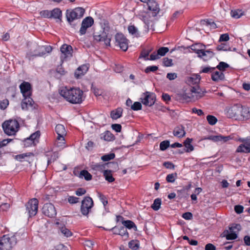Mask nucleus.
<instances>
[{
	"instance_id": "nucleus-56",
	"label": "nucleus",
	"mask_w": 250,
	"mask_h": 250,
	"mask_svg": "<svg viewBox=\"0 0 250 250\" xmlns=\"http://www.w3.org/2000/svg\"><path fill=\"white\" fill-rule=\"evenodd\" d=\"M163 65L166 67L171 66L173 65L172 60L168 58H164L163 62Z\"/></svg>"
},
{
	"instance_id": "nucleus-32",
	"label": "nucleus",
	"mask_w": 250,
	"mask_h": 250,
	"mask_svg": "<svg viewBox=\"0 0 250 250\" xmlns=\"http://www.w3.org/2000/svg\"><path fill=\"white\" fill-rule=\"evenodd\" d=\"M123 226L128 229H133L134 231H137V228L135 224L131 220H125L122 222Z\"/></svg>"
},
{
	"instance_id": "nucleus-51",
	"label": "nucleus",
	"mask_w": 250,
	"mask_h": 250,
	"mask_svg": "<svg viewBox=\"0 0 250 250\" xmlns=\"http://www.w3.org/2000/svg\"><path fill=\"white\" fill-rule=\"evenodd\" d=\"M128 30L130 34L131 35H134L136 37L139 36V33H138L137 28L134 25H129L128 27Z\"/></svg>"
},
{
	"instance_id": "nucleus-43",
	"label": "nucleus",
	"mask_w": 250,
	"mask_h": 250,
	"mask_svg": "<svg viewBox=\"0 0 250 250\" xmlns=\"http://www.w3.org/2000/svg\"><path fill=\"white\" fill-rule=\"evenodd\" d=\"M230 14L231 16L235 19H238L240 18L242 15H243V12L242 10L239 9L231 10Z\"/></svg>"
},
{
	"instance_id": "nucleus-28",
	"label": "nucleus",
	"mask_w": 250,
	"mask_h": 250,
	"mask_svg": "<svg viewBox=\"0 0 250 250\" xmlns=\"http://www.w3.org/2000/svg\"><path fill=\"white\" fill-rule=\"evenodd\" d=\"M192 139L188 138L184 142L183 144L186 148H184V150L186 152H189L194 150L193 146L191 144L192 142Z\"/></svg>"
},
{
	"instance_id": "nucleus-18",
	"label": "nucleus",
	"mask_w": 250,
	"mask_h": 250,
	"mask_svg": "<svg viewBox=\"0 0 250 250\" xmlns=\"http://www.w3.org/2000/svg\"><path fill=\"white\" fill-rule=\"evenodd\" d=\"M31 97V96L23 97L24 99L21 103V108L23 110H27L29 107L35 108L34 102Z\"/></svg>"
},
{
	"instance_id": "nucleus-25",
	"label": "nucleus",
	"mask_w": 250,
	"mask_h": 250,
	"mask_svg": "<svg viewBox=\"0 0 250 250\" xmlns=\"http://www.w3.org/2000/svg\"><path fill=\"white\" fill-rule=\"evenodd\" d=\"M88 70V67L86 64L79 66L75 72V76L77 79L81 78L84 75Z\"/></svg>"
},
{
	"instance_id": "nucleus-38",
	"label": "nucleus",
	"mask_w": 250,
	"mask_h": 250,
	"mask_svg": "<svg viewBox=\"0 0 250 250\" xmlns=\"http://www.w3.org/2000/svg\"><path fill=\"white\" fill-rule=\"evenodd\" d=\"M60 230L61 233L66 237H70L73 234L72 232L65 226L60 227Z\"/></svg>"
},
{
	"instance_id": "nucleus-36",
	"label": "nucleus",
	"mask_w": 250,
	"mask_h": 250,
	"mask_svg": "<svg viewBox=\"0 0 250 250\" xmlns=\"http://www.w3.org/2000/svg\"><path fill=\"white\" fill-rule=\"evenodd\" d=\"M34 156V154L33 152H26L16 155L15 159L20 162H22V160L24 159L25 157H29L30 156Z\"/></svg>"
},
{
	"instance_id": "nucleus-55",
	"label": "nucleus",
	"mask_w": 250,
	"mask_h": 250,
	"mask_svg": "<svg viewBox=\"0 0 250 250\" xmlns=\"http://www.w3.org/2000/svg\"><path fill=\"white\" fill-rule=\"evenodd\" d=\"M142 105L141 103L139 102H135L131 105V109L134 111H138L142 109Z\"/></svg>"
},
{
	"instance_id": "nucleus-6",
	"label": "nucleus",
	"mask_w": 250,
	"mask_h": 250,
	"mask_svg": "<svg viewBox=\"0 0 250 250\" xmlns=\"http://www.w3.org/2000/svg\"><path fill=\"white\" fill-rule=\"evenodd\" d=\"M243 108L240 105L235 104L229 108L227 112V116L229 118H235V120H242L239 119L240 116H243L242 114Z\"/></svg>"
},
{
	"instance_id": "nucleus-54",
	"label": "nucleus",
	"mask_w": 250,
	"mask_h": 250,
	"mask_svg": "<svg viewBox=\"0 0 250 250\" xmlns=\"http://www.w3.org/2000/svg\"><path fill=\"white\" fill-rule=\"evenodd\" d=\"M36 145V144L34 143L33 141H31L29 137L25 139L23 141V146L25 147L31 146H35Z\"/></svg>"
},
{
	"instance_id": "nucleus-9",
	"label": "nucleus",
	"mask_w": 250,
	"mask_h": 250,
	"mask_svg": "<svg viewBox=\"0 0 250 250\" xmlns=\"http://www.w3.org/2000/svg\"><path fill=\"white\" fill-rule=\"evenodd\" d=\"M115 45L119 46L124 51L127 50L128 48V40L122 33H117L115 36Z\"/></svg>"
},
{
	"instance_id": "nucleus-1",
	"label": "nucleus",
	"mask_w": 250,
	"mask_h": 250,
	"mask_svg": "<svg viewBox=\"0 0 250 250\" xmlns=\"http://www.w3.org/2000/svg\"><path fill=\"white\" fill-rule=\"evenodd\" d=\"M61 96L72 104H80L85 99L83 92L79 87H73L69 89L63 87L59 91Z\"/></svg>"
},
{
	"instance_id": "nucleus-33",
	"label": "nucleus",
	"mask_w": 250,
	"mask_h": 250,
	"mask_svg": "<svg viewBox=\"0 0 250 250\" xmlns=\"http://www.w3.org/2000/svg\"><path fill=\"white\" fill-rule=\"evenodd\" d=\"M224 236H226L227 240H233L236 239L238 237L236 231H230L226 230L224 232Z\"/></svg>"
},
{
	"instance_id": "nucleus-62",
	"label": "nucleus",
	"mask_w": 250,
	"mask_h": 250,
	"mask_svg": "<svg viewBox=\"0 0 250 250\" xmlns=\"http://www.w3.org/2000/svg\"><path fill=\"white\" fill-rule=\"evenodd\" d=\"M79 198L78 197L73 196H69L68 197L67 201L69 203L71 204H74L79 202Z\"/></svg>"
},
{
	"instance_id": "nucleus-20",
	"label": "nucleus",
	"mask_w": 250,
	"mask_h": 250,
	"mask_svg": "<svg viewBox=\"0 0 250 250\" xmlns=\"http://www.w3.org/2000/svg\"><path fill=\"white\" fill-rule=\"evenodd\" d=\"M55 131L58 134L57 139L64 141V136L66 134V131L64 126L61 124L57 125L55 127Z\"/></svg>"
},
{
	"instance_id": "nucleus-2",
	"label": "nucleus",
	"mask_w": 250,
	"mask_h": 250,
	"mask_svg": "<svg viewBox=\"0 0 250 250\" xmlns=\"http://www.w3.org/2000/svg\"><path fill=\"white\" fill-rule=\"evenodd\" d=\"M85 9L81 7H78L73 9H67L66 11V18L70 25L73 28L78 27L79 21H75L82 18L85 13Z\"/></svg>"
},
{
	"instance_id": "nucleus-24",
	"label": "nucleus",
	"mask_w": 250,
	"mask_h": 250,
	"mask_svg": "<svg viewBox=\"0 0 250 250\" xmlns=\"http://www.w3.org/2000/svg\"><path fill=\"white\" fill-rule=\"evenodd\" d=\"M173 134L178 138L184 137L186 134L185 127L181 125H177L174 128L173 131Z\"/></svg>"
},
{
	"instance_id": "nucleus-41",
	"label": "nucleus",
	"mask_w": 250,
	"mask_h": 250,
	"mask_svg": "<svg viewBox=\"0 0 250 250\" xmlns=\"http://www.w3.org/2000/svg\"><path fill=\"white\" fill-rule=\"evenodd\" d=\"M229 67V65L227 63L224 62H221L215 67L216 69H218L219 70L223 72Z\"/></svg>"
},
{
	"instance_id": "nucleus-3",
	"label": "nucleus",
	"mask_w": 250,
	"mask_h": 250,
	"mask_svg": "<svg viewBox=\"0 0 250 250\" xmlns=\"http://www.w3.org/2000/svg\"><path fill=\"white\" fill-rule=\"evenodd\" d=\"M2 126L4 133L10 136L15 134L18 130L20 125L17 120H10L5 121Z\"/></svg>"
},
{
	"instance_id": "nucleus-49",
	"label": "nucleus",
	"mask_w": 250,
	"mask_h": 250,
	"mask_svg": "<svg viewBox=\"0 0 250 250\" xmlns=\"http://www.w3.org/2000/svg\"><path fill=\"white\" fill-rule=\"evenodd\" d=\"M169 51V49L167 47H161L159 48L157 51L160 56H164Z\"/></svg>"
},
{
	"instance_id": "nucleus-57",
	"label": "nucleus",
	"mask_w": 250,
	"mask_h": 250,
	"mask_svg": "<svg viewBox=\"0 0 250 250\" xmlns=\"http://www.w3.org/2000/svg\"><path fill=\"white\" fill-rule=\"evenodd\" d=\"M40 14L44 18H51V11L48 10H42L40 12Z\"/></svg>"
},
{
	"instance_id": "nucleus-22",
	"label": "nucleus",
	"mask_w": 250,
	"mask_h": 250,
	"mask_svg": "<svg viewBox=\"0 0 250 250\" xmlns=\"http://www.w3.org/2000/svg\"><path fill=\"white\" fill-rule=\"evenodd\" d=\"M211 80L215 82L224 81L225 79L223 72L219 71L214 70L211 75Z\"/></svg>"
},
{
	"instance_id": "nucleus-46",
	"label": "nucleus",
	"mask_w": 250,
	"mask_h": 250,
	"mask_svg": "<svg viewBox=\"0 0 250 250\" xmlns=\"http://www.w3.org/2000/svg\"><path fill=\"white\" fill-rule=\"evenodd\" d=\"M177 177V174L175 173L168 174L166 177V181L168 183H174Z\"/></svg>"
},
{
	"instance_id": "nucleus-58",
	"label": "nucleus",
	"mask_w": 250,
	"mask_h": 250,
	"mask_svg": "<svg viewBox=\"0 0 250 250\" xmlns=\"http://www.w3.org/2000/svg\"><path fill=\"white\" fill-rule=\"evenodd\" d=\"M9 104V101L7 99L0 101V109L1 110L5 109Z\"/></svg>"
},
{
	"instance_id": "nucleus-35",
	"label": "nucleus",
	"mask_w": 250,
	"mask_h": 250,
	"mask_svg": "<svg viewBox=\"0 0 250 250\" xmlns=\"http://www.w3.org/2000/svg\"><path fill=\"white\" fill-rule=\"evenodd\" d=\"M79 177L83 178L84 177V179L86 181H89L92 179V176L91 174L88 172L86 170H82L79 175Z\"/></svg>"
},
{
	"instance_id": "nucleus-12",
	"label": "nucleus",
	"mask_w": 250,
	"mask_h": 250,
	"mask_svg": "<svg viewBox=\"0 0 250 250\" xmlns=\"http://www.w3.org/2000/svg\"><path fill=\"white\" fill-rule=\"evenodd\" d=\"M94 24V20L91 17H87L82 21L81 27L79 30L80 35H84L87 29Z\"/></svg>"
},
{
	"instance_id": "nucleus-34",
	"label": "nucleus",
	"mask_w": 250,
	"mask_h": 250,
	"mask_svg": "<svg viewBox=\"0 0 250 250\" xmlns=\"http://www.w3.org/2000/svg\"><path fill=\"white\" fill-rule=\"evenodd\" d=\"M103 175L105 179L109 183H112L115 181V178L113 177L112 174V170H105L104 171Z\"/></svg>"
},
{
	"instance_id": "nucleus-23",
	"label": "nucleus",
	"mask_w": 250,
	"mask_h": 250,
	"mask_svg": "<svg viewBox=\"0 0 250 250\" xmlns=\"http://www.w3.org/2000/svg\"><path fill=\"white\" fill-rule=\"evenodd\" d=\"M176 99L180 102H188L191 101L194 98V95H188V93L177 94L176 97Z\"/></svg>"
},
{
	"instance_id": "nucleus-30",
	"label": "nucleus",
	"mask_w": 250,
	"mask_h": 250,
	"mask_svg": "<svg viewBox=\"0 0 250 250\" xmlns=\"http://www.w3.org/2000/svg\"><path fill=\"white\" fill-rule=\"evenodd\" d=\"M62 12L60 8H56L51 11V18L62 20Z\"/></svg>"
},
{
	"instance_id": "nucleus-50",
	"label": "nucleus",
	"mask_w": 250,
	"mask_h": 250,
	"mask_svg": "<svg viewBox=\"0 0 250 250\" xmlns=\"http://www.w3.org/2000/svg\"><path fill=\"white\" fill-rule=\"evenodd\" d=\"M207 120L210 125H214L217 122V119L213 115H208L207 116Z\"/></svg>"
},
{
	"instance_id": "nucleus-47",
	"label": "nucleus",
	"mask_w": 250,
	"mask_h": 250,
	"mask_svg": "<svg viewBox=\"0 0 250 250\" xmlns=\"http://www.w3.org/2000/svg\"><path fill=\"white\" fill-rule=\"evenodd\" d=\"M42 49V47L36 45V47L34 50H32L33 53L37 55V57H41L43 56L44 55H45V52H42L41 50Z\"/></svg>"
},
{
	"instance_id": "nucleus-27",
	"label": "nucleus",
	"mask_w": 250,
	"mask_h": 250,
	"mask_svg": "<svg viewBox=\"0 0 250 250\" xmlns=\"http://www.w3.org/2000/svg\"><path fill=\"white\" fill-rule=\"evenodd\" d=\"M123 112V108L121 107H118L111 111L110 117L113 120H117L122 116Z\"/></svg>"
},
{
	"instance_id": "nucleus-17",
	"label": "nucleus",
	"mask_w": 250,
	"mask_h": 250,
	"mask_svg": "<svg viewBox=\"0 0 250 250\" xmlns=\"http://www.w3.org/2000/svg\"><path fill=\"white\" fill-rule=\"evenodd\" d=\"M188 91L190 92L189 95L192 96L194 94L197 99L202 97L207 92L205 89H202L198 85L189 86Z\"/></svg>"
},
{
	"instance_id": "nucleus-26",
	"label": "nucleus",
	"mask_w": 250,
	"mask_h": 250,
	"mask_svg": "<svg viewBox=\"0 0 250 250\" xmlns=\"http://www.w3.org/2000/svg\"><path fill=\"white\" fill-rule=\"evenodd\" d=\"M206 46L202 43H196L192 44L189 46V48L195 52L196 54H200L201 52L204 50Z\"/></svg>"
},
{
	"instance_id": "nucleus-45",
	"label": "nucleus",
	"mask_w": 250,
	"mask_h": 250,
	"mask_svg": "<svg viewBox=\"0 0 250 250\" xmlns=\"http://www.w3.org/2000/svg\"><path fill=\"white\" fill-rule=\"evenodd\" d=\"M169 146H170V142L168 140L163 141L160 144V149L162 151L166 150Z\"/></svg>"
},
{
	"instance_id": "nucleus-16",
	"label": "nucleus",
	"mask_w": 250,
	"mask_h": 250,
	"mask_svg": "<svg viewBox=\"0 0 250 250\" xmlns=\"http://www.w3.org/2000/svg\"><path fill=\"white\" fill-rule=\"evenodd\" d=\"M148 9L151 12L153 17H156L160 11L158 3L154 0H149L147 2Z\"/></svg>"
},
{
	"instance_id": "nucleus-21",
	"label": "nucleus",
	"mask_w": 250,
	"mask_h": 250,
	"mask_svg": "<svg viewBox=\"0 0 250 250\" xmlns=\"http://www.w3.org/2000/svg\"><path fill=\"white\" fill-rule=\"evenodd\" d=\"M236 153H248L250 152V140L239 145L236 150Z\"/></svg>"
},
{
	"instance_id": "nucleus-10",
	"label": "nucleus",
	"mask_w": 250,
	"mask_h": 250,
	"mask_svg": "<svg viewBox=\"0 0 250 250\" xmlns=\"http://www.w3.org/2000/svg\"><path fill=\"white\" fill-rule=\"evenodd\" d=\"M108 31H105L104 28L100 33L95 34L93 36L95 40L98 42H104L107 46L110 45L111 37L109 36Z\"/></svg>"
},
{
	"instance_id": "nucleus-40",
	"label": "nucleus",
	"mask_w": 250,
	"mask_h": 250,
	"mask_svg": "<svg viewBox=\"0 0 250 250\" xmlns=\"http://www.w3.org/2000/svg\"><path fill=\"white\" fill-rule=\"evenodd\" d=\"M201 68L202 70L200 71L199 73H211V75L212 72L216 69V67L210 66H202Z\"/></svg>"
},
{
	"instance_id": "nucleus-53",
	"label": "nucleus",
	"mask_w": 250,
	"mask_h": 250,
	"mask_svg": "<svg viewBox=\"0 0 250 250\" xmlns=\"http://www.w3.org/2000/svg\"><path fill=\"white\" fill-rule=\"evenodd\" d=\"M216 49L218 51H228L230 50V47L226 43H223L218 45Z\"/></svg>"
},
{
	"instance_id": "nucleus-37",
	"label": "nucleus",
	"mask_w": 250,
	"mask_h": 250,
	"mask_svg": "<svg viewBox=\"0 0 250 250\" xmlns=\"http://www.w3.org/2000/svg\"><path fill=\"white\" fill-rule=\"evenodd\" d=\"M128 247L133 250H137L140 247L139 241L137 240H132L129 242Z\"/></svg>"
},
{
	"instance_id": "nucleus-14",
	"label": "nucleus",
	"mask_w": 250,
	"mask_h": 250,
	"mask_svg": "<svg viewBox=\"0 0 250 250\" xmlns=\"http://www.w3.org/2000/svg\"><path fill=\"white\" fill-rule=\"evenodd\" d=\"M203 139L211 140L214 142H226L230 140H232V139H234V136L233 135L224 136L221 135H209L207 137H205Z\"/></svg>"
},
{
	"instance_id": "nucleus-4",
	"label": "nucleus",
	"mask_w": 250,
	"mask_h": 250,
	"mask_svg": "<svg viewBox=\"0 0 250 250\" xmlns=\"http://www.w3.org/2000/svg\"><path fill=\"white\" fill-rule=\"evenodd\" d=\"M16 244V238L4 235L0 240V250H11Z\"/></svg>"
},
{
	"instance_id": "nucleus-63",
	"label": "nucleus",
	"mask_w": 250,
	"mask_h": 250,
	"mask_svg": "<svg viewBox=\"0 0 250 250\" xmlns=\"http://www.w3.org/2000/svg\"><path fill=\"white\" fill-rule=\"evenodd\" d=\"M11 205L7 203H4L0 206V210L2 211H7L10 208Z\"/></svg>"
},
{
	"instance_id": "nucleus-7",
	"label": "nucleus",
	"mask_w": 250,
	"mask_h": 250,
	"mask_svg": "<svg viewBox=\"0 0 250 250\" xmlns=\"http://www.w3.org/2000/svg\"><path fill=\"white\" fill-rule=\"evenodd\" d=\"M94 205L92 199L89 196L85 197L82 201L81 212L84 216H87Z\"/></svg>"
},
{
	"instance_id": "nucleus-44",
	"label": "nucleus",
	"mask_w": 250,
	"mask_h": 250,
	"mask_svg": "<svg viewBox=\"0 0 250 250\" xmlns=\"http://www.w3.org/2000/svg\"><path fill=\"white\" fill-rule=\"evenodd\" d=\"M120 233L119 235L122 237H125V239H127L129 237V233L127 231L126 229L123 226H120Z\"/></svg>"
},
{
	"instance_id": "nucleus-15",
	"label": "nucleus",
	"mask_w": 250,
	"mask_h": 250,
	"mask_svg": "<svg viewBox=\"0 0 250 250\" xmlns=\"http://www.w3.org/2000/svg\"><path fill=\"white\" fill-rule=\"evenodd\" d=\"M20 88L23 97L32 96V85L29 82H22L20 85Z\"/></svg>"
},
{
	"instance_id": "nucleus-59",
	"label": "nucleus",
	"mask_w": 250,
	"mask_h": 250,
	"mask_svg": "<svg viewBox=\"0 0 250 250\" xmlns=\"http://www.w3.org/2000/svg\"><path fill=\"white\" fill-rule=\"evenodd\" d=\"M157 70H158V67L157 66H149L146 68L145 69V72L146 73H149L150 72H154Z\"/></svg>"
},
{
	"instance_id": "nucleus-19",
	"label": "nucleus",
	"mask_w": 250,
	"mask_h": 250,
	"mask_svg": "<svg viewBox=\"0 0 250 250\" xmlns=\"http://www.w3.org/2000/svg\"><path fill=\"white\" fill-rule=\"evenodd\" d=\"M214 55V53L210 49L206 50L205 48L204 50L201 52L200 54L197 55V57L202 59L204 61L207 62L212 58Z\"/></svg>"
},
{
	"instance_id": "nucleus-11",
	"label": "nucleus",
	"mask_w": 250,
	"mask_h": 250,
	"mask_svg": "<svg viewBox=\"0 0 250 250\" xmlns=\"http://www.w3.org/2000/svg\"><path fill=\"white\" fill-rule=\"evenodd\" d=\"M42 212L49 218H54L57 215V211L54 206L50 203L45 204L42 208Z\"/></svg>"
},
{
	"instance_id": "nucleus-48",
	"label": "nucleus",
	"mask_w": 250,
	"mask_h": 250,
	"mask_svg": "<svg viewBox=\"0 0 250 250\" xmlns=\"http://www.w3.org/2000/svg\"><path fill=\"white\" fill-rule=\"evenodd\" d=\"M41 135L40 131H37L35 132L32 133L29 137L31 141H33L36 144V142H38L37 139L39 138Z\"/></svg>"
},
{
	"instance_id": "nucleus-52",
	"label": "nucleus",
	"mask_w": 250,
	"mask_h": 250,
	"mask_svg": "<svg viewBox=\"0 0 250 250\" xmlns=\"http://www.w3.org/2000/svg\"><path fill=\"white\" fill-rule=\"evenodd\" d=\"M115 157V155L113 153H110L109 154H105L102 156L101 159L103 161H108L109 160L113 159Z\"/></svg>"
},
{
	"instance_id": "nucleus-60",
	"label": "nucleus",
	"mask_w": 250,
	"mask_h": 250,
	"mask_svg": "<svg viewBox=\"0 0 250 250\" xmlns=\"http://www.w3.org/2000/svg\"><path fill=\"white\" fill-rule=\"evenodd\" d=\"M37 55L33 53L32 50H30L28 51L26 54V58L28 60L31 61L33 60L35 58L37 57Z\"/></svg>"
},
{
	"instance_id": "nucleus-31",
	"label": "nucleus",
	"mask_w": 250,
	"mask_h": 250,
	"mask_svg": "<svg viewBox=\"0 0 250 250\" xmlns=\"http://www.w3.org/2000/svg\"><path fill=\"white\" fill-rule=\"evenodd\" d=\"M101 138L106 141H112L115 140L114 135L109 131H105L102 134Z\"/></svg>"
},
{
	"instance_id": "nucleus-8",
	"label": "nucleus",
	"mask_w": 250,
	"mask_h": 250,
	"mask_svg": "<svg viewBox=\"0 0 250 250\" xmlns=\"http://www.w3.org/2000/svg\"><path fill=\"white\" fill-rule=\"evenodd\" d=\"M156 99V95L154 93L146 91L142 94L141 100L145 105L151 106L155 104Z\"/></svg>"
},
{
	"instance_id": "nucleus-64",
	"label": "nucleus",
	"mask_w": 250,
	"mask_h": 250,
	"mask_svg": "<svg viewBox=\"0 0 250 250\" xmlns=\"http://www.w3.org/2000/svg\"><path fill=\"white\" fill-rule=\"evenodd\" d=\"M150 52L151 50H143L141 52L139 58H144L146 60V59L148 58L147 57Z\"/></svg>"
},
{
	"instance_id": "nucleus-61",
	"label": "nucleus",
	"mask_w": 250,
	"mask_h": 250,
	"mask_svg": "<svg viewBox=\"0 0 250 250\" xmlns=\"http://www.w3.org/2000/svg\"><path fill=\"white\" fill-rule=\"evenodd\" d=\"M229 229L230 231H236L237 233L241 229V226L239 224H233Z\"/></svg>"
},
{
	"instance_id": "nucleus-39",
	"label": "nucleus",
	"mask_w": 250,
	"mask_h": 250,
	"mask_svg": "<svg viewBox=\"0 0 250 250\" xmlns=\"http://www.w3.org/2000/svg\"><path fill=\"white\" fill-rule=\"evenodd\" d=\"M161 199L159 198L155 199L151 206V208L155 211L159 210L161 208Z\"/></svg>"
},
{
	"instance_id": "nucleus-42",
	"label": "nucleus",
	"mask_w": 250,
	"mask_h": 250,
	"mask_svg": "<svg viewBox=\"0 0 250 250\" xmlns=\"http://www.w3.org/2000/svg\"><path fill=\"white\" fill-rule=\"evenodd\" d=\"M201 79V76L199 74H196L192 77H190L189 82L192 84H198L199 83Z\"/></svg>"
},
{
	"instance_id": "nucleus-13",
	"label": "nucleus",
	"mask_w": 250,
	"mask_h": 250,
	"mask_svg": "<svg viewBox=\"0 0 250 250\" xmlns=\"http://www.w3.org/2000/svg\"><path fill=\"white\" fill-rule=\"evenodd\" d=\"M60 50L62 53L61 58L62 61H64L67 58L72 57L73 48L70 45L63 44L61 47Z\"/></svg>"
},
{
	"instance_id": "nucleus-29",
	"label": "nucleus",
	"mask_w": 250,
	"mask_h": 250,
	"mask_svg": "<svg viewBox=\"0 0 250 250\" xmlns=\"http://www.w3.org/2000/svg\"><path fill=\"white\" fill-rule=\"evenodd\" d=\"M111 164H114L113 163H107L105 164H96L94 165H91V168L93 170L95 171H99L100 172H104V171L105 170L104 169L105 168V166L106 165H110Z\"/></svg>"
},
{
	"instance_id": "nucleus-5",
	"label": "nucleus",
	"mask_w": 250,
	"mask_h": 250,
	"mask_svg": "<svg viewBox=\"0 0 250 250\" xmlns=\"http://www.w3.org/2000/svg\"><path fill=\"white\" fill-rule=\"evenodd\" d=\"M39 201L36 198L30 199L26 204V212L29 217L35 216L38 210Z\"/></svg>"
}]
</instances>
